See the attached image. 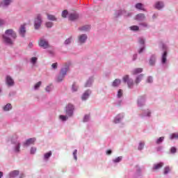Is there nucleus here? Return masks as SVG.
Segmentation results:
<instances>
[{
    "label": "nucleus",
    "instance_id": "f257e3e1",
    "mask_svg": "<svg viewBox=\"0 0 178 178\" xmlns=\"http://www.w3.org/2000/svg\"><path fill=\"white\" fill-rule=\"evenodd\" d=\"M11 38H16V33L13 31L12 29L6 30L5 32V35H3V40L6 44H13Z\"/></svg>",
    "mask_w": 178,
    "mask_h": 178
},
{
    "label": "nucleus",
    "instance_id": "f03ea898",
    "mask_svg": "<svg viewBox=\"0 0 178 178\" xmlns=\"http://www.w3.org/2000/svg\"><path fill=\"white\" fill-rule=\"evenodd\" d=\"M122 80L124 83H127L129 88H133L134 86V81H133V79H130L129 75L124 76Z\"/></svg>",
    "mask_w": 178,
    "mask_h": 178
},
{
    "label": "nucleus",
    "instance_id": "7ed1b4c3",
    "mask_svg": "<svg viewBox=\"0 0 178 178\" xmlns=\"http://www.w3.org/2000/svg\"><path fill=\"white\" fill-rule=\"evenodd\" d=\"M74 111V106L72 104H68L66 106V113L69 118L73 116V112Z\"/></svg>",
    "mask_w": 178,
    "mask_h": 178
},
{
    "label": "nucleus",
    "instance_id": "20e7f679",
    "mask_svg": "<svg viewBox=\"0 0 178 178\" xmlns=\"http://www.w3.org/2000/svg\"><path fill=\"white\" fill-rule=\"evenodd\" d=\"M41 23H42V20L41 19V15L39 14L35 19L34 27L35 30H38L41 27Z\"/></svg>",
    "mask_w": 178,
    "mask_h": 178
},
{
    "label": "nucleus",
    "instance_id": "39448f33",
    "mask_svg": "<svg viewBox=\"0 0 178 178\" xmlns=\"http://www.w3.org/2000/svg\"><path fill=\"white\" fill-rule=\"evenodd\" d=\"M39 47L44 48V49H47V48H49V43L48 41L45 40L44 39H40L38 41Z\"/></svg>",
    "mask_w": 178,
    "mask_h": 178
},
{
    "label": "nucleus",
    "instance_id": "423d86ee",
    "mask_svg": "<svg viewBox=\"0 0 178 178\" xmlns=\"http://www.w3.org/2000/svg\"><path fill=\"white\" fill-rule=\"evenodd\" d=\"M79 14L74 13H71L69 15L68 19L69 20H71L72 22L74 20H77L79 19Z\"/></svg>",
    "mask_w": 178,
    "mask_h": 178
},
{
    "label": "nucleus",
    "instance_id": "0eeeda50",
    "mask_svg": "<svg viewBox=\"0 0 178 178\" xmlns=\"http://www.w3.org/2000/svg\"><path fill=\"white\" fill-rule=\"evenodd\" d=\"M35 143V138H32L26 140V141L24 143L25 147H29V145H31V144H34Z\"/></svg>",
    "mask_w": 178,
    "mask_h": 178
},
{
    "label": "nucleus",
    "instance_id": "6e6552de",
    "mask_svg": "<svg viewBox=\"0 0 178 178\" xmlns=\"http://www.w3.org/2000/svg\"><path fill=\"white\" fill-rule=\"evenodd\" d=\"M6 84H8L10 86H14L15 81L12 79V77L7 76H6Z\"/></svg>",
    "mask_w": 178,
    "mask_h": 178
},
{
    "label": "nucleus",
    "instance_id": "1a4fd4ad",
    "mask_svg": "<svg viewBox=\"0 0 178 178\" xmlns=\"http://www.w3.org/2000/svg\"><path fill=\"white\" fill-rule=\"evenodd\" d=\"M19 34L22 37H24V34H26V24L21 26L19 29Z\"/></svg>",
    "mask_w": 178,
    "mask_h": 178
},
{
    "label": "nucleus",
    "instance_id": "9d476101",
    "mask_svg": "<svg viewBox=\"0 0 178 178\" xmlns=\"http://www.w3.org/2000/svg\"><path fill=\"white\" fill-rule=\"evenodd\" d=\"M163 167V163H159L154 165L153 170H159V169H161Z\"/></svg>",
    "mask_w": 178,
    "mask_h": 178
},
{
    "label": "nucleus",
    "instance_id": "9b49d317",
    "mask_svg": "<svg viewBox=\"0 0 178 178\" xmlns=\"http://www.w3.org/2000/svg\"><path fill=\"white\" fill-rule=\"evenodd\" d=\"M144 79V75L140 74L139 76H138L135 80V83L136 84V86H138V84H140V82Z\"/></svg>",
    "mask_w": 178,
    "mask_h": 178
},
{
    "label": "nucleus",
    "instance_id": "f8f14e48",
    "mask_svg": "<svg viewBox=\"0 0 178 178\" xmlns=\"http://www.w3.org/2000/svg\"><path fill=\"white\" fill-rule=\"evenodd\" d=\"M90 94H91V92L90 90H86L82 95V99L83 101H86L90 97Z\"/></svg>",
    "mask_w": 178,
    "mask_h": 178
},
{
    "label": "nucleus",
    "instance_id": "ddd939ff",
    "mask_svg": "<svg viewBox=\"0 0 178 178\" xmlns=\"http://www.w3.org/2000/svg\"><path fill=\"white\" fill-rule=\"evenodd\" d=\"M86 40H87V35L86 34L81 35L79 38V40L81 43L86 42Z\"/></svg>",
    "mask_w": 178,
    "mask_h": 178
},
{
    "label": "nucleus",
    "instance_id": "4468645a",
    "mask_svg": "<svg viewBox=\"0 0 178 178\" xmlns=\"http://www.w3.org/2000/svg\"><path fill=\"white\" fill-rule=\"evenodd\" d=\"M156 9H162L163 8V3L162 1H157L155 4Z\"/></svg>",
    "mask_w": 178,
    "mask_h": 178
},
{
    "label": "nucleus",
    "instance_id": "2eb2a0df",
    "mask_svg": "<svg viewBox=\"0 0 178 178\" xmlns=\"http://www.w3.org/2000/svg\"><path fill=\"white\" fill-rule=\"evenodd\" d=\"M145 19V15L144 14H138V15H136V20H144Z\"/></svg>",
    "mask_w": 178,
    "mask_h": 178
},
{
    "label": "nucleus",
    "instance_id": "dca6fc26",
    "mask_svg": "<svg viewBox=\"0 0 178 178\" xmlns=\"http://www.w3.org/2000/svg\"><path fill=\"white\" fill-rule=\"evenodd\" d=\"M120 83H122V81H120V79H115L114 80V81L113 82V87H118L119 86H120Z\"/></svg>",
    "mask_w": 178,
    "mask_h": 178
},
{
    "label": "nucleus",
    "instance_id": "f3484780",
    "mask_svg": "<svg viewBox=\"0 0 178 178\" xmlns=\"http://www.w3.org/2000/svg\"><path fill=\"white\" fill-rule=\"evenodd\" d=\"M19 170H14V171H12L10 173V177H16V176H19Z\"/></svg>",
    "mask_w": 178,
    "mask_h": 178
},
{
    "label": "nucleus",
    "instance_id": "a211bd4d",
    "mask_svg": "<svg viewBox=\"0 0 178 178\" xmlns=\"http://www.w3.org/2000/svg\"><path fill=\"white\" fill-rule=\"evenodd\" d=\"M90 25H86V26H83L79 28V30L81 31H88V30H90Z\"/></svg>",
    "mask_w": 178,
    "mask_h": 178
},
{
    "label": "nucleus",
    "instance_id": "6ab92c4d",
    "mask_svg": "<svg viewBox=\"0 0 178 178\" xmlns=\"http://www.w3.org/2000/svg\"><path fill=\"white\" fill-rule=\"evenodd\" d=\"M143 72V68H136L132 71V74H138V73Z\"/></svg>",
    "mask_w": 178,
    "mask_h": 178
},
{
    "label": "nucleus",
    "instance_id": "aec40b11",
    "mask_svg": "<svg viewBox=\"0 0 178 178\" xmlns=\"http://www.w3.org/2000/svg\"><path fill=\"white\" fill-rule=\"evenodd\" d=\"M149 63L150 66H154V65H155V56H152L150 58Z\"/></svg>",
    "mask_w": 178,
    "mask_h": 178
},
{
    "label": "nucleus",
    "instance_id": "412c9836",
    "mask_svg": "<svg viewBox=\"0 0 178 178\" xmlns=\"http://www.w3.org/2000/svg\"><path fill=\"white\" fill-rule=\"evenodd\" d=\"M66 73H67V68H64L61 70V72L60 74H61V77L62 79H63L65 77V76H66Z\"/></svg>",
    "mask_w": 178,
    "mask_h": 178
},
{
    "label": "nucleus",
    "instance_id": "4be33fe9",
    "mask_svg": "<svg viewBox=\"0 0 178 178\" xmlns=\"http://www.w3.org/2000/svg\"><path fill=\"white\" fill-rule=\"evenodd\" d=\"M166 56H168V52L164 51L162 56V63H166Z\"/></svg>",
    "mask_w": 178,
    "mask_h": 178
},
{
    "label": "nucleus",
    "instance_id": "5701e85b",
    "mask_svg": "<svg viewBox=\"0 0 178 178\" xmlns=\"http://www.w3.org/2000/svg\"><path fill=\"white\" fill-rule=\"evenodd\" d=\"M136 9H140V10H144V6H143V3H138L136 5Z\"/></svg>",
    "mask_w": 178,
    "mask_h": 178
},
{
    "label": "nucleus",
    "instance_id": "b1692460",
    "mask_svg": "<svg viewBox=\"0 0 178 178\" xmlns=\"http://www.w3.org/2000/svg\"><path fill=\"white\" fill-rule=\"evenodd\" d=\"M10 109H12V104H7L3 107V111H10Z\"/></svg>",
    "mask_w": 178,
    "mask_h": 178
},
{
    "label": "nucleus",
    "instance_id": "393cba45",
    "mask_svg": "<svg viewBox=\"0 0 178 178\" xmlns=\"http://www.w3.org/2000/svg\"><path fill=\"white\" fill-rule=\"evenodd\" d=\"M130 30L132 31H138V30H140V27H138V26H130Z\"/></svg>",
    "mask_w": 178,
    "mask_h": 178
},
{
    "label": "nucleus",
    "instance_id": "a878e982",
    "mask_svg": "<svg viewBox=\"0 0 178 178\" xmlns=\"http://www.w3.org/2000/svg\"><path fill=\"white\" fill-rule=\"evenodd\" d=\"M10 2H12V0H3L2 5H3V6H8Z\"/></svg>",
    "mask_w": 178,
    "mask_h": 178
},
{
    "label": "nucleus",
    "instance_id": "bb28decb",
    "mask_svg": "<svg viewBox=\"0 0 178 178\" xmlns=\"http://www.w3.org/2000/svg\"><path fill=\"white\" fill-rule=\"evenodd\" d=\"M170 140H173L174 138H178V133L172 134L170 136Z\"/></svg>",
    "mask_w": 178,
    "mask_h": 178
},
{
    "label": "nucleus",
    "instance_id": "cd10ccee",
    "mask_svg": "<svg viewBox=\"0 0 178 178\" xmlns=\"http://www.w3.org/2000/svg\"><path fill=\"white\" fill-rule=\"evenodd\" d=\"M47 19L49 20H52V21L56 20V17H55L54 15H47Z\"/></svg>",
    "mask_w": 178,
    "mask_h": 178
},
{
    "label": "nucleus",
    "instance_id": "c85d7f7f",
    "mask_svg": "<svg viewBox=\"0 0 178 178\" xmlns=\"http://www.w3.org/2000/svg\"><path fill=\"white\" fill-rule=\"evenodd\" d=\"M165 140V138L163 136L160 137L156 141V144H161V143Z\"/></svg>",
    "mask_w": 178,
    "mask_h": 178
},
{
    "label": "nucleus",
    "instance_id": "c756f323",
    "mask_svg": "<svg viewBox=\"0 0 178 178\" xmlns=\"http://www.w3.org/2000/svg\"><path fill=\"white\" fill-rule=\"evenodd\" d=\"M51 155H52V152H51L46 153L44 156V159H49Z\"/></svg>",
    "mask_w": 178,
    "mask_h": 178
},
{
    "label": "nucleus",
    "instance_id": "7c9ffc66",
    "mask_svg": "<svg viewBox=\"0 0 178 178\" xmlns=\"http://www.w3.org/2000/svg\"><path fill=\"white\" fill-rule=\"evenodd\" d=\"M15 152H20V143H17L15 148Z\"/></svg>",
    "mask_w": 178,
    "mask_h": 178
},
{
    "label": "nucleus",
    "instance_id": "2f4dec72",
    "mask_svg": "<svg viewBox=\"0 0 178 178\" xmlns=\"http://www.w3.org/2000/svg\"><path fill=\"white\" fill-rule=\"evenodd\" d=\"M170 172V168L169 167L164 168V172H163L164 175H168V173H169Z\"/></svg>",
    "mask_w": 178,
    "mask_h": 178
},
{
    "label": "nucleus",
    "instance_id": "473e14b6",
    "mask_svg": "<svg viewBox=\"0 0 178 178\" xmlns=\"http://www.w3.org/2000/svg\"><path fill=\"white\" fill-rule=\"evenodd\" d=\"M59 119H60V120L63 122H65V120L67 119V116L60 115L59 116Z\"/></svg>",
    "mask_w": 178,
    "mask_h": 178
},
{
    "label": "nucleus",
    "instance_id": "72a5a7b5",
    "mask_svg": "<svg viewBox=\"0 0 178 178\" xmlns=\"http://www.w3.org/2000/svg\"><path fill=\"white\" fill-rule=\"evenodd\" d=\"M41 84H42V82H41V81L38 82V83L35 85V86H34L35 90H38V88H40V86H41Z\"/></svg>",
    "mask_w": 178,
    "mask_h": 178
},
{
    "label": "nucleus",
    "instance_id": "f704fd0d",
    "mask_svg": "<svg viewBox=\"0 0 178 178\" xmlns=\"http://www.w3.org/2000/svg\"><path fill=\"white\" fill-rule=\"evenodd\" d=\"M67 10H64L63 12H62V17H64V18H66L67 16Z\"/></svg>",
    "mask_w": 178,
    "mask_h": 178
},
{
    "label": "nucleus",
    "instance_id": "c9c22d12",
    "mask_svg": "<svg viewBox=\"0 0 178 178\" xmlns=\"http://www.w3.org/2000/svg\"><path fill=\"white\" fill-rule=\"evenodd\" d=\"M53 25L54 24L51 22L46 23V27H47L48 29H51V27H52Z\"/></svg>",
    "mask_w": 178,
    "mask_h": 178
},
{
    "label": "nucleus",
    "instance_id": "e433bc0d",
    "mask_svg": "<svg viewBox=\"0 0 178 178\" xmlns=\"http://www.w3.org/2000/svg\"><path fill=\"white\" fill-rule=\"evenodd\" d=\"M122 95H123V90L122 89H120L118 92V98H120Z\"/></svg>",
    "mask_w": 178,
    "mask_h": 178
},
{
    "label": "nucleus",
    "instance_id": "4c0bfd02",
    "mask_svg": "<svg viewBox=\"0 0 178 178\" xmlns=\"http://www.w3.org/2000/svg\"><path fill=\"white\" fill-rule=\"evenodd\" d=\"M120 161H122V156H118V158L113 160V162H115V163H118L120 162Z\"/></svg>",
    "mask_w": 178,
    "mask_h": 178
},
{
    "label": "nucleus",
    "instance_id": "58836bf2",
    "mask_svg": "<svg viewBox=\"0 0 178 178\" xmlns=\"http://www.w3.org/2000/svg\"><path fill=\"white\" fill-rule=\"evenodd\" d=\"M31 63H33V65H35V63L37 62V58L36 57H32L31 59Z\"/></svg>",
    "mask_w": 178,
    "mask_h": 178
},
{
    "label": "nucleus",
    "instance_id": "ea45409f",
    "mask_svg": "<svg viewBox=\"0 0 178 178\" xmlns=\"http://www.w3.org/2000/svg\"><path fill=\"white\" fill-rule=\"evenodd\" d=\"M37 152V148L35 147H32L31 148V154H34Z\"/></svg>",
    "mask_w": 178,
    "mask_h": 178
},
{
    "label": "nucleus",
    "instance_id": "a19ab883",
    "mask_svg": "<svg viewBox=\"0 0 178 178\" xmlns=\"http://www.w3.org/2000/svg\"><path fill=\"white\" fill-rule=\"evenodd\" d=\"M177 149L175 147H172L170 149L171 154H176Z\"/></svg>",
    "mask_w": 178,
    "mask_h": 178
},
{
    "label": "nucleus",
    "instance_id": "79ce46f5",
    "mask_svg": "<svg viewBox=\"0 0 178 178\" xmlns=\"http://www.w3.org/2000/svg\"><path fill=\"white\" fill-rule=\"evenodd\" d=\"M74 158L75 161H77V149H75L73 152Z\"/></svg>",
    "mask_w": 178,
    "mask_h": 178
},
{
    "label": "nucleus",
    "instance_id": "37998d69",
    "mask_svg": "<svg viewBox=\"0 0 178 178\" xmlns=\"http://www.w3.org/2000/svg\"><path fill=\"white\" fill-rule=\"evenodd\" d=\"M145 43V40H144L143 38H139V44H144Z\"/></svg>",
    "mask_w": 178,
    "mask_h": 178
},
{
    "label": "nucleus",
    "instance_id": "c03bdc74",
    "mask_svg": "<svg viewBox=\"0 0 178 178\" xmlns=\"http://www.w3.org/2000/svg\"><path fill=\"white\" fill-rule=\"evenodd\" d=\"M52 69H57L58 68V63H54L51 65Z\"/></svg>",
    "mask_w": 178,
    "mask_h": 178
},
{
    "label": "nucleus",
    "instance_id": "a18cd8bd",
    "mask_svg": "<svg viewBox=\"0 0 178 178\" xmlns=\"http://www.w3.org/2000/svg\"><path fill=\"white\" fill-rule=\"evenodd\" d=\"M92 83V81H88L87 83L85 85V87H90V86H91Z\"/></svg>",
    "mask_w": 178,
    "mask_h": 178
},
{
    "label": "nucleus",
    "instance_id": "49530a36",
    "mask_svg": "<svg viewBox=\"0 0 178 178\" xmlns=\"http://www.w3.org/2000/svg\"><path fill=\"white\" fill-rule=\"evenodd\" d=\"M70 42H72V38H68L65 40V44H66L67 45L70 44Z\"/></svg>",
    "mask_w": 178,
    "mask_h": 178
},
{
    "label": "nucleus",
    "instance_id": "de8ad7c7",
    "mask_svg": "<svg viewBox=\"0 0 178 178\" xmlns=\"http://www.w3.org/2000/svg\"><path fill=\"white\" fill-rule=\"evenodd\" d=\"M144 148V143H140L139 144L138 149H143Z\"/></svg>",
    "mask_w": 178,
    "mask_h": 178
},
{
    "label": "nucleus",
    "instance_id": "09e8293b",
    "mask_svg": "<svg viewBox=\"0 0 178 178\" xmlns=\"http://www.w3.org/2000/svg\"><path fill=\"white\" fill-rule=\"evenodd\" d=\"M72 90L73 91H77V86H76V84L72 85Z\"/></svg>",
    "mask_w": 178,
    "mask_h": 178
},
{
    "label": "nucleus",
    "instance_id": "8fccbe9b",
    "mask_svg": "<svg viewBox=\"0 0 178 178\" xmlns=\"http://www.w3.org/2000/svg\"><path fill=\"white\" fill-rule=\"evenodd\" d=\"M88 119H90V116L89 115H86L84 119H83V122H88Z\"/></svg>",
    "mask_w": 178,
    "mask_h": 178
},
{
    "label": "nucleus",
    "instance_id": "3c124183",
    "mask_svg": "<svg viewBox=\"0 0 178 178\" xmlns=\"http://www.w3.org/2000/svg\"><path fill=\"white\" fill-rule=\"evenodd\" d=\"M62 75L60 74V76L58 77L57 79V81H62V80H63V78H62L61 76Z\"/></svg>",
    "mask_w": 178,
    "mask_h": 178
},
{
    "label": "nucleus",
    "instance_id": "603ef678",
    "mask_svg": "<svg viewBox=\"0 0 178 178\" xmlns=\"http://www.w3.org/2000/svg\"><path fill=\"white\" fill-rule=\"evenodd\" d=\"M147 83H152V76H149L147 78Z\"/></svg>",
    "mask_w": 178,
    "mask_h": 178
},
{
    "label": "nucleus",
    "instance_id": "864d4df0",
    "mask_svg": "<svg viewBox=\"0 0 178 178\" xmlns=\"http://www.w3.org/2000/svg\"><path fill=\"white\" fill-rule=\"evenodd\" d=\"M51 90H52V88H51V86H47L46 88V91H47L48 92H49V91H51Z\"/></svg>",
    "mask_w": 178,
    "mask_h": 178
},
{
    "label": "nucleus",
    "instance_id": "5fc2aeb1",
    "mask_svg": "<svg viewBox=\"0 0 178 178\" xmlns=\"http://www.w3.org/2000/svg\"><path fill=\"white\" fill-rule=\"evenodd\" d=\"M111 154H112V150L108 149V150L106 151V154L107 155H111Z\"/></svg>",
    "mask_w": 178,
    "mask_h": 178
},
{
    "label": "nucleus",
    "instance_id": "6e6d98bb",
    "mask_svg": "<svg viewBox=\"0 0 178 178\" xmlns=\"http://www.w3.org/2000/svg\"><path fill=\"white\" fill-rule=\"evenodd\" d=\"M141 102H143V99H139L138 101V104L139 105V106H141V105L140 104H141Z\"/></svg>",
    "mask_w": 178,
    "mask_h": 178
},
{
    "label": "nucleus",
    "instance_id": "4d7b16f0",
    "mask_svg": "<svg viewBox=\"0 0 178 178\" xmlns=\"http://www.w3.org/2000/svg\"><path fill=\"white\" fill-rule=\"evenodd\" d=\"M144 49H145V47L140 48V49L139 50V54H141L144 51Z\"/></svg>",
    "mask_w": 178,
    "mask_h": 178
},
{
    "label": "nucleus",
    "instance_id": "13d9d810",
    "mask_svg": "<svg viewBox=\"0 0 178 178\" xmlns=\"http://www.w3.org/2000/svg\"><path fill=\"white\" fill-rule=\"evenodd\" d=\"M5 23V22L2 19H0V26H2V24H3Z\"/></svg>",
    "mask_w": 178,
    "mask_h": 178
},
{
    "label": "nucleus",
    "instance_id": "bf43d9fd",
    "mask_svg": "<svg viewBox=\"0 0 178 178\" xmlns=\"http://www.w3.org/2000/svg\"><path fill=\"white\" fill-rule=\"evenodd\" d=\"M114 122H115V123H119V122H120V119H118V120H114Z\"/></svg>",
    "mask_w": 178,
    "mask_h": 178
},
{
    "label": "nucleus",
    "instance_id": "052dcab7",
    "mask_svg": "<svg viewBox=\"0 0 178 178\" xmlns=\"http://www.w3.org/2000/svg\"><path fill=\"white\" fill-rule=\"evenodd\" d=\"M136 59H137V55L136 54L134 55V60H136Z\"/></svg>",
    "mask_w": 178,
    "mask_h": 178
},
{
    "label": "nucleus",
    "instance_id": "680f3d73",
    "mask_svg": "<svg viewBox=\"0 0 178 178\" xmlns=\"http://www.w3.org/2000/svg\"><path fill=\"white\" fill-rule=\"evenodd\" d=\"M2 176H3V172H0V178H2Z\"/></svg>",
    "mask_w": 178,
    "mask_h": 178
},
{
    "label": "nucleus",
    "instance_id": "e2e57ef3",
    "mask_svg": "<svg viewBox=\"0 0 178 178\" xmlns=\"http://www.w3.org/2000/svg\"><path fill=\"white\" fill-rule=\"evenodd\" d=\"M29 47L31 48V47H33V43H29Z\"/></svg>",
    "mask_w": 178,
    "mask_h": 178
},
{
    "label": "nucleus",
    "instance_id": "0e129e2a",
    "mask_svg": "<svg viewBox=\"0 0 178 178\" xmlns=\"http://www.w3.org/2000/svg\"><path fill=\"white\" fill-rule=\"evenodd\" d=\"M141 26H145V27H147V24H140Z\"/></svg>",
    "mask_w": 178,
    "mask_h": 178
},
{
    "label": "nucleus",
    "instance_id": "69168bd1",
    "mask_svg": "<svg viewBox=\"0 0 178 178\" xmlns=\"http://www.w3.org/2000/svg\"><path fill=\"white\" fill-rule=\"evenodd\" d=\"M21 177H24V174H21Z\"/></svg>",
    "mask_w": 178,
    "mask_h": 178
},
{
    "label": "nucleus",
    "instance_id": "338daca9",
    "mask_svg": "<svg viewBox=\"0 0 178 178\" xmlns=\"http://www.w3.org/2000/svg\"><path fill=\"white\" fill-rule=\"evenodd\" d=\"M149 115H150V113H149L147 114V116H149Z\"/></svg>",
    "mask_w": 178,
    "mask_h": 178
},
{
    "label": "nucleus",
    "instance_id": "774afa93",
    "mask_svg": "<svg viewBox=\"0 0 178 178\" xmlns=\"http://www.w3.org/2000/svg\"><path fill=\"white\" fill-rule=\"evenodd\" d=\"M0 92H1V89H0Z\"/></svg>",
    "mask_w": 178,
    "mask_h": 178
}]
</instances>
